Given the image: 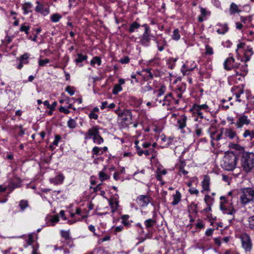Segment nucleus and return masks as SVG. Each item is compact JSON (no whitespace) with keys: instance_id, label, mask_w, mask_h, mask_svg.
Listing matches in <instances>:
<instances>
[{"instance_id":"nucleus-1","label":"nucleus","mask_w":254,"mask_h":254,"mask_svg":"<svg viewBox=\"0 0 254 254\" xmlns=\"http://www.w3.org/2000/svg\"><path fill=\"white\" fill-rule=\"evenodd\" d=\"M238 159V156L236 153L232 151L227 152L223 157L221 166L226 170L233 171L236 167Z\"/></svg>"},{"instance_id":"nucleus-2","label":"nucleus","mask_w":254,"mask_h":254,"mask_svg":"<svg viewBox=\"0 0 254 254\" xmlns=\"http://www.w3.org/2000/svg\"><path fill=\"white\" fill-rule=\"evenodd\" d=\"M241 164L245 172H250L254 167V153H244L241 159Z\"/></svg>"},{"instance_id":"nucleus-3","label":"nucleus","mask_w":254,"mask_h":254,"mask_svg":"<svg viewBox=\"0 0 254 254\" xmlns=\"http://www.w3.org/2000/svg\"><path fill=\"white\" fill-rule=\"evenodd\" d=\"M254 199V189L252 188H244L240 192V200L242 204L246 205Z\"/></svg>"},{"instance_id":"nucleus-4","label":"nucleus","mask_w":254,"mask_h":254,"mask_svg":"<svg viewBox=\"0 0 254 254\" xmlns=\"http://www.w3.org/2000/svg\"><path fill=\"white\" fill-rule=\"evenodd\" d=\"M251 123L250 119L245 114H238L236 116L235 126L237 129H241L244 126L249 125Z\"/></svg>"},{"instance_id":"nucleus-5","label":"nucleus","mask_w":254,"mask_h":254,"mask_svg":"<svg viewBox=\"0 0 254 254\" xmlns=\"http://www.w3.org/2000/svg\"><path fill=\"white\" fill-rule=\"evenodd\" d=\"M120 120L125 124H128L132 120V113L130 110H124L121 111L118 109L115 111Z\"/></svg>"},{"instance_id":"nucleus-6","label":"nucleus","mask_w":254,"mask_h":254,"mask_svg":"<svg viewBox=\"0 0 254 254\" xmlns=\"http://www.w3.org/2000/svg\"><path fill=\"white\" fill-rule=\"evenodd\" d=\"M152 198L147 195H139L135 200L136 202L139 207H146L152 202Z\"/></svg>"},{"instance_id":"nucleus-7","label":"nucleus","mask_w":254,"mask_h":254,"mask_svg":"<svg viewBox=\"0 0 254 254\" xmlns=\"http://www.w3.org/2000/svg\"><path fill=\"white\" fill-rule=\"evenodd\" d=\"M220 201V207L223 213L231 215H233L235 211L232 207L228 208L227 201L226 197L223 196H221Z\"/></svg>"},{"instance_id":"nucleus-8","label":"nucleus","mask_w":254,"mask_h":254,"mask_svg":"<svg viewBox=\"0 0 254 254\" xmlns=\"http://www.w3.org/2000/svg\"><path fill=\"white\" fill-rule=\"evenodd\" d=\"M233 69H234L236 75H240L244 76L247 75L248 71V65L245 63L235 64Z\"/></svg>"},{"instance_id":"nucleus-9","label":"nucleus","mask_w":254,"mask_h":254,"mask_svg":"<svg viewBox=\"0 0 254 254\" xmlns=\"http://www.w3.org/2000/svg\"><path fill=\"white\" fill-rule=\"evenodd\" d=\"M208 108V106L204 104L202 105H198L197 104H194L192 108L190 109L194 114H197V115L200 118H203V111H206Z\"/></svg>"},{"instance_id":"nucleus-10","label":"nucleus","mask_w":254,"mask_h":254,"mask_svg":"<svg viewBox=\"0 0 254 254\" xmlns=\"http://www.w3.org/2000/svg\"><path fill=\"white\" fill-rule=\"evenodd\" d=\"M240 239L243 248L247 252L250 251L252 247V244L249 236L246 234H242Z\"/></svg>"},{"instance_id":"nucleus-11","label":"nucleus","mask_w":254,"mask_h":254,"mask_svg":"<svg viewBox=\"0 0 254 254\" xmlns=\"http://www.w3.org/2000/svg\"><path fill=\"white\" fill-rule=\"evenodd\" d=\"M196 67V64L193 61L187 62L184 64L181 71L184 75H188L190 71L192 70Z\"/></svg>"},{"instance_id":"nucleus-12","label":"nucleus","mask_w":254,"mask_h":254,"mask_svg":"<svg viewBox=\"0 0 254 254\" xmlns=\"http://www.w3.org/2000/svg\"><path fill=\"white\" fill-rule=\"evenodd\" d=\"M223 133L226 138H228L230 139H236L237 141H238L239 139L236 130L233 128L229 127L225 128Z\"/></svg>"},{"instance_id":"nucleus-13","label":"nucleus","mask_w":254,"mask_h":254,"mask_svg":"<svg viewBox=\"0 0 254 254\" xmlns=\"http://www.w3.org/2000/svg\"><path fill=\"white\" fill-rule=\"evenodd\" d=\"M99 134V127L97 126L93 127L88 129L87 132L85 133V139L93 138Z\"/></svg>"},{"instance_id":"nucleus-14","label":"nucleus","mask_w":254,"mask_h":254,"mask_svg":"<svg viewBox=\"0 0 254 254\" xmlns=\"http://www.w3.org/2000/svg\"><path fill=\"white\" fill-rule=\"evenodd\" d=\"M231 91L233 93V97H235V99L240 102L241 100L240 99V95L244 93V87L242 86H235L232 87Z\"/></svg>"},{"instance_id":"nucleus-15","label":"nucleus","mask_w":254,"mask_h":254,"mask_svg":"<svg viewBox=\"0 0 254 254\" xmlns=\"http://www.w3.org/2000/svg\"><path fill=\"white\" fill-rule=\"evenodd\" d=\"M187 117L185 115H181L178 120L177 126L182 132H185V128L187 126Z\"/></svg>"},{"instance_id":"nucleus-16","label":"nucleus","mask_w":254,"mask_h":254,"mask_svg":"<svg viewBox=\"0 0 254 254\" xmlns=\"http://www.w3.org/2000/svg\"><path fill=\"white\" fill-rule=\"evenodd\" d=\"M235 59L233 56L230 55L224 62V67L227 70H230L232 68H234L235 64Z\"/></svg>"},{"instance_id":"nucleus-17","label":"nucleus","mask_w":254,"mask_h":254,"mask_svg":"<svg viewBox=\"0 0 254 254\" xmlns=\"http://www.w3.org/2000/svg\"><path fill=\"white\" fill-rule=\"evenodd\" d=\"M59 220V218L58 215H47L45 218V221L47 226H54L56 223Z\"/></svg>"},{"instance_id":"nucleus-18","label":"nucleus","mask_w":254,"mask_h":254,"mask_svg":"<svg viewBox=\"0 0 254 254\" xmlns=\"http://www.w3.org/2000/svg\"><path fill=\"white\" fill-rule=\"evenodd\" d=\"M215 29L217 33L219 34H225L229 30V27L226 23H217Z\"/></svg>"},{"instance_id":"nucleus-19","label":"nucleus","mask_w":254,"mask_h":254,"mask_svg":"<svg viewBox=\"0 0 254 254\" xmlns=\"http://www.w3.org/2000/svg\"><path fill=\"white\" fill-rule=\"evenodd\" d=\"M109 203L112 209V212H115L119 207L118 197H113L109 199Z\"/></svg>"},{"instance_id":"nucleus-20","label":"nucleus","mask_w":254,"mask_h":254,"mask_svg":"<svg viewBox=\"0 0 254 254\" xmlns=\"http://www.w3.org/2000/svg\"><path fill=\"white\" fill-rule=\"evenodd\" d=\"M201 185L203 188V190H201L202 192H203V191H209L210 190V179L208 176H204L203 180L201 183Z\"/></svg>"},{"instance_id":"nucleus-21","label":"nucleus","mask_w":254,"mask_h":254,"mask_svg":"<svg viewBox=\"0 0 254 254\" xmlns=\"http://www.w3.org/2000/svg\"><path fill=\"white\" fill-rule=\"evenodd\" d=\"M244 76L236 75V74H232L229 76L228 82L230 84L238 83L240 82H242L244 79Z\"/></svg>"},{"instance_id":"nucleus-22","label":"nucleus","mask_w":254,"mask_h":254,"mask_svg":"<svg viewBox=\"0 0 254 254\" xmlns=\"http://www.w3.org/2000/svg\"><path fill=\"white\" fill-rule=\"evenodd\" d=\"M29 54L25 53L19 57V64L17 65V68L20 69L22 68L23 64H27L29 63Z\"/></svg>"},{"instance_id":"nucleus-23","label":"nucleus","mask_w":254,"mask_h":254,"mask_svg":"<svg viewBox=\"0 0 254 254\" xmlns=\"http://www.w3.org/2000/svg\"><path fill=\"white\" fill-rule=\"evenodd\" d=\"M154 37L151 34H143L140 38V42L141 44L144 46H147L149 45L151 38Z\"/></svg>"},{"instance_id":"nucleus-24","label":"nucleus","mask_w":254,"mask_h":254,"mask_svg":"<svg viewBox=\"0 0 254 254\" xmlns=\"http://www.w3.org/2000/svg\"><path fill=\"white\" fill-rule=\"evenodd\" d=\"M64 179V176L60 174L56 176L55 178L50 179V182L51 183L55 185L61 184Z\"/></svg>"},{"instance_id":"nucleus-25","label":"nucleus","mask_w":254,"mask_h":254,"mask_svg":"<svg viewBox=\"0 0 254 254\" xmlns=\"http://www.w3.org/2000/svg\"><path fill=\"white\" fill-rule=\"evenodd\" d=\"M37 5L35 7V11L39 12L44 15H46L49 13L48 9L46 8L43 5L40 3L39 1L36 2Z\"/></svg>"},{"instance_id":"nucleus-26","label":"nucleus","mask_w":254,"mask_h":254,"mask_svg":"<svg viewBox=\"0 0 254 254\" xmlns=\"http://www.w3.org/2000/svg\"><path fill=\"white\" fill-rule=\"evenodd\" d=\"M186 163L184 161H180L178 164L179 174V175L186 176L188 174V171L186 169Z\"/></svg>"},{"instance_id":"nucleus-27","label":"nucleus","mask_w":254,"mask_h":254,"mask_svg":"<svg viewBox=\"0 0 254 254\" xmlns=\"http://www.w3.org/2000/svg\"><path fill=\"white\" fill-rule=\"evenodd\" d=\"M242 136L245 138L249 137L250 140H252L254 139V130L249 129H245Z\"/></svg>"},{"instance_id":"nucleus-28","label":"nucleus","mask_w":254,"mask_h":254,"mask_svg":"<svg viewBox=\"0 0 254 254\" xmlns=\"http://www.w3.org/2000/svg\"><path fill=\"white\" fill-rule=\"evenodd\" d=\"M156 223V221L153 218L148 219L146 220L144 222L145 228L148 230L150 228L153 227Z\"/></svg>"},{"instance_id":"nucleus-29","label":"nucleus","mask_w":254,"mask_h":254,"mask_svg":"<svg viewBox=\"0 0 254 254\" xmlns=\"http://www.w3.org/2000/svg\"><path fill=\"white\" fill-rule=\"evenodd\" d=\"M181 194L179 191H176L173 195V201L172 204L174 206L177 205L181 200Z\"/></svg>"},{"instance_id":"nucleus-30","label":"nucleus","mask_w":254,"mask_h":254,"mask_svg":"<svg viewBox=\"0 0 254 254\" xmlns=\"http://www.w3.org/2000/svg\"><path fill=\"white\" fill-rule=\"evenodd\" d=\"M172 99V94L171 93L167 94L162 100V106L169 105L171 104Z\"/></svg>"},{"instance_id":"nucleus-31","label":"nucleus","mask_w":254,"mask_h":254,"mask_svg":"<svg viewBox=\"0 0 254 254\" xmlns=\"http://www.w3.org/2000/svg\"><path fill=\"white\" fill-rule=\"evenodd\" d=\"M229 10L231 14H234L236 13H239L241 11V10L239 8L238 5L234 2L231 3Z\"/></svg>"},{"instance_id":"nucleus-32","label":"nucleus","mask_w":254,"mask_h":254,"mask_svg":"<svg viewBox=\"0 0 254 254\" xmlns=\"http://www.w3.org/2000/svg\"><path fill=\"white\" fill-rule=\"evenodd\" d=\"M106 169L104 168L99 173V178L102 182L107 180L110 178V176L105 172Z\"/></svg>"},{"instance_id":"nucleus-33","label":"nucleus","mask_w":254,"mask_h":254,"mask_svg":"<svg viewBox=\"0 0 254 254\" xmlns=\"http://www.w3.org/2000/svg\"><path fill=\"white\" fill-rule=\"evenodd\" d=\"M140 26V24H139L136 21H134L130 25L128 31L130 33H133L135 31V30L139 28Z\"/></svg>"},{"instance_id":"nucleus-34","label":"nucleus","mask_w":254,"mask_h":254,"mask_svg":"<svg viewBox=\"0 0 254 254\" xmlns=\"http://www.w3.org/2000/svg\"><path fill=\"white\" fill-rule=\"evenodd\" d=\"M75 214H77V215H78L79 216H81V218H77V219H75V221L81 220L83 219H84V218L86 217V215H83L82 214L81 210L79 208H76L75 213H71V216L72 217H74L75 216Z\"/></svg>"},{"instance_id":"nucleus-35","label":"nucleus","mask_w":254,"mask_h":254,"mask_svg":"<svg viewBox=\"0 0 254 254\" xmlns=\"http://www.w3.org/2000/svg\"><path fill=\"white\" fill-rule=\"evenodd\" d=\"M32 7V4L31 2H25L22 7V9L24 11V14H27L31 11V8Z\"/></svg>"},{"instance_id":"nucleus-36","label":"nucleus","mask_w":254,"mask_h":254,"mask_svg":"<svg viewBox=\"0 0 254 254\" xmlns=\"http://www.w3.org/2000/svg\"><path fill=\"white\" fill-rule=\"evenodd\" d=\"M87 59V56L83 55L81 54H77V58L75 59L74 62L77 64L81 63Z\"/></svg>"},{"instance_id":"nucleus-37","label":"nucleus","mask_w":254,"mask_h":254,"mask_svg":"<svg viewBox=\"0 0 254 254\" xmlns=\"http://www.w3.org/2000/svg\"><path fill=\"white\" fill-rule=\"evenodd\" d=\"M93 155L99 156L103 154V151L101 150V147L94 146L92 149Z\"/></svg>"},{"instance_id":"nucleus-38","label":"nucleus","mask_w":254,"mask_h":254,"mask_svg":"<svg viewBox=\"0 0 254 254\" xmlns=\"http://www.w3.org/2000/svg\"><path fill=\"white\" fill-rule=\"evenodd\" d=\"M62 16L59 13H54L51 15V20L53 22H58L62 18Z\"/></svg>"},{"instance_id":"nucleus-39","label":"nucleus","mask_w":254,"mask_h":254,"mask_svg":"<svg viewBox=\"0 0 254 254\" xmlns=\"http://www.w3.org/2000/svg\"><path fill=\"white\" fill-rule=\"evenodd\" d=\"M95 64H97L99 66L101 65V60L100 58L98 57H94L90 61V64L91 66H94Z\"/></svg>"},{"instance_id":"nucleus-40","label":"nucleus","mask_w":254,"mask_h":254,"mask_svg":"<svg viewBox=\"0 0 254 254\" xmlns=\"http://www.w3.org/2000/svg\"><path fill=\"white\" fill-rule=\"evenodd\" d=\"M204 201L207 205H212L214 201V199L209 195L206 194L204 197Z\"/></svg>"},{"instance_id":"nucleus-41","label":"nucleus","mask_w":254,"mask_h":254,"mask_svg":"<svg viewBox=\"0 0 254 254\" xmlns=\"http://www.w3.org/2000/svg\"><path fill=\"white\" fill-rule=\"evenodd\" d=\"M67 125V127L69 128H72V129L74 128L77 126L76 121L74 119H71V118H70L68 121Z\"/></svg>"},{"instance_id":"nucleus-42","label":"nucleus","mask_w":254,"mask_h":254,"mask_svg":"<svg viewBox=\"0 0 254 254\" xmlns=\"http://www.w3.org/2000/svg\"><path fill=\"white\" fill-rule=\"evenodd\" d=\"M180 37L181 36L179 33L178 29H175L173 32V34L172 36V39L175 41H178L180 39Z\"/></svg>"},{"instance_id":"nucleus-43","label":"nucleus","mask_w":254,"mask_h":254,"mask_svg":"<svg viewBox=\"0 0 254 254\" xmlns=\"http://www.w3.org/2000/svg\"><path fill=\"white\" fill-rule=\"evenodd\" d=\"M19 206L21 211H23L28 206V202L27 200H22L20 201Z\"/></svg>"},{"instance_id":"nucleus-44","label":"nucleus","mask_w":254,"mask_h":254,"mask_svg":"<svg viewBox=\"0 0 254 254\" xmlns=\"http://www.w3.org/2000/svg\"><path fill=\"white\" fill-rule=\"evenodd\" d=\"M93 142L98 145L101 144L104 142L103 138L98 134L96 137H94L93 139Z\"/></svg>"},{"instance_id":"nucleus-45","label":"nucleus","mask_w":254,"mask_h":254,"mask_svg":"<svg viewBox=\"0 0 254 254\" xmlns=\"http://www.w3.org/2000/svg\"><path fill=\"white\" fill-rule=\"evenodd\" d=\"M50 63V60L45 59L44 60L40 59L38 61V64L39 66H46L47 64Z\"/></svg>"},{"instance_id":"nucleus-46","label":"nucleus","mask_w":254,"mask_h":254,"mask_svg":"<svg viewBox=\"0 0 254 254\" xmlns=\"http://www.w3.org/2000/svg\"><path fill=\"white\" fill-rule=\"evenodd\" d=\"M165 91L166 87L162 86L158 91H155L154 93H157V96L161 97L165 93Z\"/></svg>"},{"instance_id":"nucleus-47","label":"nucleus","mask_w":254,"mask_h":254,"mask_svg":"<svg viewBox=\"0 0 254 254\" xmlns=\"http://www.w3.org/2000/svg\"><path fill=\"white\" fill-rule=\"evenodd\" d=\"M122 87L120 85L116 84L113 89V93L114 95L117 94L119 92L122 90Z\"/></svg>"},{"instance_id":"nucleus-48","label":"nucleus","mask_w":254,"mask_h":254,"mask_svg":"<svg viewBox=\"0 0 254 254\" xmlns=\"http://www.w3.org/2000/svg\"><path fill=\"white\" fill-rule=\"evenodd\" d=\"M61 234L62 236L66 240H68L70 238L69 231L61 230Z\"/></svg>"},{"instance_id":"nucleus-49","label":"nucleus","mask_w":254,"mask_h":254,"mask_svg":"<svg viewBox=\"0 0 254 254\" xmlns=\"http://www.w3.org/2000/svg\"><path fill=\"white\" fill-rule=\"evenodd\" d=\"M159 97L157 96L154 101H152V106H157L160 104L162 105V100L159 99Z\"/></svg>"},{"instance_id":"nucleus-50","label":"nucleus","mask_w":254,"mask_h":254,"mask_svg":"<svg viewBox=\"0 0 254 254\" xmlns=\"http://www.w3.org/2000/svg\"><path fill=\"white\" fill-rule=\"evenodd\" d=\"M65 91L68 92L70 95H74L75 93V90L73 87L68 86L65 88Z\"/></svg>"},{"instance_id":"nucleus-51","label":"nucleus","mask_w":254,"mask_h":254,"mask_svg":"<svg viewBox=\"0 0 254 254\" xmlns=\"http://www.w3.org/2000/svg\"><path fill=\"white\" fill-rule=\"evenodd\" d=\"M29 29H30V27L29 26L22 25L20 26V30L21 31L24 32L26 34H28L29 33Z\"/></svg>"},{"instance_id":"nucleus-52","label":"nucleus","mask_w":254,"mask_h":254,"mask_svg":"<svg viewBox=\"0 0 254 254\" xmlns=\"http://www.w3.org/2000/svg\"><path fill=\"white\" fill-rule=\"evenodd\" d=\"M248 221L250 228L254 230V215L250 217Z\"/></svg>"},{"instance_id":"nucleus-53","label":"nucleus","mask_w":254,"mask_h":254,"mask_svg":"<svg viewBox=\"0 0 254 254\" xmlns=\"http://www.w3.org/2000/svg\"><path fill=\"white\" fill-rule=\"evenodd\" d=\"M206 52L205 53L207 55H212L213 54V50L212 47L209 46L208 45H206L205 46Z\"/></svg>"},{"instance_id":"nucleus-54","label":"nucleus","mask_w":254,"mask_h":254,"mask_svg":"<svg viewBox=\"0 0 254 254\" xmlns=\"http://www.w3.org/2000/svg\"><path fill=\"white\" fill-rule=\"evenodd\" d=\"M195 133L197 136H200L202 134V129L198 126H196Z\"/></svg>"},{"instance_id":"nucleus-55","label":"nucleus","mask_w":254,"mask_h":254,"mask_svg":"<svg viewBox=\"0 0 254 254\" xmlns=\"http://www.w3.org/2000/svg\"><path fill=\"white\" fill-rule=\"evenodd\" d=\"M61 139V138L60 135H56L55 137V139L52 143V144L55 146H58Z\"/></svg>"},{"instance_id":"nucleus-56","label":"nucleus","mask_w":254,"mask_h":254,"mask_svg":"<svg viewBox=\"0 0 254 254\" xmlns=\"http://www.w3.org/2000/svg\"><path fill=\"white\" fill-rule=\"evenodd\" d=\"M189 191L191 194L197 195L199 193V191L194 188H190L189 190Z\"/></svg>"},{"instance_id":"nucleus-57","label":"nucleus","mask_w":254,"mask_h":254,"mask_svg":"<svg viewBox=\"0 0 254 254\" xmlns=\"http://www.w3.org/2000/svg\"><path fill=\"white\" fill-rule=\"evenodd\" d=\"M59 111L62 113H64L65 114H68L70 113V111H69L68 108H66L64 107H61L59 108Z\"/></svg>"},{"instance_id":"nucleus-58","label":"nucleus","mask_w":254,"mask_h":254,"mask_svg":"<svg viewBox=\"0 0 254 254\" xmlns=\"http://www.w3.org/2000/svg\"><path fill=\"white\" fill-rule=\"evenodd\" d=\"M129 62V58L127 57H125L120 60V62L123 64H127Z\"/></svg>"},{"instance_id":"nucleus-59","label":"nucleus","mask_w":254,"mask_h":254,"mask_svg":"<svg viewBox=\"0 0 254 254\" xmlns=\"http://www.w3.org/2000/svg\"><path fill=\"white\" fill-rule=\"evenodd\" d=\"M241 20L243 23H246L247 21H248L249 22H250L251 21L252 19L250 17H241Z\"/></svg>"},{"instance_id":"nucleus-60","label":"nucleus","mask_w":254,"mask_h":254,"mask_svg":"<svg viewBox=\"0 0 254 254\" xmlns=\"http://www.w3.org/2000/svg\"><path fill=\"white\" fill-rule=\"evenodd\" d=\"M195 226L197 228L202 229L204 227V225L201 221L198 220L196 223Z\"/></svg>"},{"instance_id":"nucleus-61","label":"nucleus","mask_w":254,"mask_h":254,"mask_svg":"<svg viewBox=\"0 0 254 254\" xmlns=\"http://www.w3.org/2000/svg\"><path fill=\"white\" fill-rule=\"evenodd\" d=\"M89 117L90 119H93L95 120H97L98 118V115L92 112L89 114Z\"/></svg>"},{"instance_id":"nucleus-62","label":"nucleus","mask_w":254,"mask_h":254,"mask_svg":"<svg viewBox=\"0 0 254 254\" xmlns=\"http://www.w3.org/2000/svg\"><path fill=\"white\" fill-rule=\"evenodd\" d=\"M108 102L107 101H104L101 103V106L100 107V108L101 110H104L106 108H108Z\"/></svg>"},{"instance_id":"nucleus-63","label":"nucleus","mask_w":254,"mask_h":254,"mask_svg":"<svg viewBox=\"0 0 254 254\" xmlns=\"http://www.w3.org/2000/svg\"><path fill=\"white\" fill-rule=\"evenodd\" d=\"M182 90V88H179L176 91L177 96L179 98H181L182 97V93H181Z\"/></svg>"},{"instance_id":"nucleus-64","label":"nucleus","mask_w":254,"mask_h":254,"mask_svg":"<svg viewBox=\"0 0 254 254\" xmlns=\"http://www.w3.org/2000/svg\"><path fill=\"white\" fill-rule=\"evenodd\" d=\"M57 104V103L56 102H53L52 105H50L49 109L50 110H55Z\"/></svg>"}]
</instances>
